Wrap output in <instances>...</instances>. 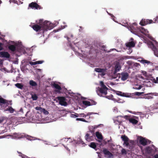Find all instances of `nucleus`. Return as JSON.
<instances>
[{
  "label": "nucleus",
  "mask_w": 158,
  "mask_h": 158,
  "mask_svg": "<svg viewBox=\"0 0 158 158\" xmlns=\"http://www.w3.org/2000/svg\"><path fill=\"white\" fill-rule=\"evenodd\" d=\"M51 25L49 21H45L41 26L35 24L33 26L32 28L34 30L36 31H38L41 30H43L44 32V31L50 30L52 28V27L51 26Z\"/></svg>",
  "instance_id": "nucleus-1"
},
{
  "label": "nucleus",
  "mask_w": 158,
  "mask_h": 158,
  "mask_svg": "<svg viewBox=\"0 0 158 158\" xmlns=\"http://www.w3.org/2000/svg\"><path fill=\"white\" fill-rule=\"evenodd\" d=\"M101 88H99V96L105 97L107 94L108 88L104 85L102 81L100 82Z\"/></svg>",
  "instance_id": "nucleus-2"
},
{
  "label": "nucleus",
  "mask_w": 158,
  "mask_h": 158,
  "mask_svg": "<svg viewBox=\"0 0 158 158\" xmlns=\"http://www.w3.org/2000/svg\"><path fill=\"white\" fill-rule=\"evenodd\" d=\"M95 135L94 133V131H88L85 136V138L86 140L88 141H90L93 140Z\"/></svg>",
  "instance_id": "nucleus-3"
},
{
  "label": "nucleus",
  "mask_w": 158,
  "mask_h": 158,
  "mask_svg": "<svg viewBox=\"0 0 158 158\" xmlns=\"http://www.w3.org/2000/svg\"><path fill=\"white\" fill-rule=\"evenodd\" d=\"M139 142L143 146H145L151 143V141L141 136L139 137Z\"/></svg>",
  "instance_id": "nucleus-4"
},
{
  "label": "nucleus",
  "mask_w": 158,
  "mask_h": 158,
  "mask_svg": "<svg viewBox=\"0 0 158 158\" xmlns=\"http://www.w3.org/2000/svg\"><path fill=\"white\" fill-rule=\"evenodd\" d=\"M59 101L60 105L62 106H66L67 105V103L66 102V98L64 97L59 96L56 98Z\"/></svg>",
  "instance_id": "nucleus-5"
},
{
  "label": "nucleus",
  "mask_w": 158,
  "mask_h": 158,
  "mask_svg": "<svg viewBox=\"0 0 158 158\" xmlns=\"http://www.w3.org/2000/svg\"><path fill=\"white\" fill-rule=\"evenodd\" d=\"M119 78L120 77L121 80L124 81L127 79L129 77V74L127 72H123L120 74H119Z\"/></svg>",
  "instance_id": "nucleus-6"
},
{
  "label": "nucleus",
  "mask_w": 158,
  "mask_h": 158,
  "mask_svg": "<svg viewBox=\"0 0 158 158\" xmlns=\"http://www.w3.org/2000/svg\"><path fill=\"white\" fill-rule=\"evenodd\" d=\"M99 147L101 146H103L106 145L107 142H109V141L108 140L107 141H106L105 139L103 140V136L101 133L99 132Z\"/></svg>",
  "instance_id": "nucleus-7"
},
{
  "label": "nucleus",
  "mask_w": 158,
  "mask_h": 158,
  "mask_svg": "<svg viewBox=\"0 0 158 158\" xmlns=\"http://www.w3.org/2000/svg\"><path fill=\"white\" fill-rule=\"evenodd\" d=\"M29 7L32 9H40L41 8V6L35 2H32L29 4Z\"/></svg>",
  "instance_id": "nucleus-8"
},
{
  "label": "nucleus",
  "mask_w": 158,
  "mask_h": 158,
  "mask_svg": "<svg viewBox=\"0 0 158 158\" xmlns=\"http://www.w3.org/2000/svg\"><path fill=\"white\" fill-rule=\"evenodd\" d=\"M153 23L152 20L148 19H142L140 22V24L141 26H145L148 24H150Z\"/></svg>",
  "instance_id": "nucleus-9"
},
{
  "label": "nucleus",
  "mask_w": 158,
  "mask_h": 158,
  "mask_svg": "<svg viewBox=\"0 0 158 158\" xmlns=\"http://www.w3.org/2000/svg\"><path fill=\"white\" fill-rule=\"evenodd\" d=\"M103 152L105 155L109 158H111L113 156V155L111 153L105 148L103 149Z\"/></svg>",
  "instance_id": "nucleus-10"
},
{
  "label": "nucleus",
  "mask_w": 158,
  "mask_h": 158,
  "mask_svg": "<svg viewBox=\"0 0 158 158\" xmlns=\"http://www.w3.org/2000/svg\"><path fill=\"white\" fill-rule=\"evenodd\" d=\"M82 103L86 106H89L95 105L96 102L93 100L91 101V102L87 101H82Z\"/></svg>",
  "instance_id": "nucleus-11"
},
{
  "label": "nucleus",
  "mask_w": 158,
  "mask_h": 158,
  "mask_svg": "<svg viewBox=\"0 0 158 158\" xmlns=\"http://www.w3.org/2000/svg\"><path fill=\"white\" fill-rule=\"evenodd\" d=\"M135 118H131L128 119L129 122L134 125L136 124L138 122V120H137L138 119V118L136 116H135Z\"/></svg>",
  "instance_id": "nucleus-12"
},
{
  "label": "nucleus",
  "mask_w": 158,
  "mask_h": 158,
  "mask_svg": "<svg viewBox=\"0 0 158 158\" xmlns=\"http://www.w3.org/2000/svg\"><path fill=\"white\" fill-rule=\"evenodd\" d=\"M0 56L9 58L10 57V55L7 52H0Z\"/></svg>",
  "instance_id": "nucleus-13"
},
{
  "label": "nucleus",
  "mask_w": 158,
  "mask_h": 158,
  "mask_svg": "<svg viewBox=\"0 0 158 158\" xmlns=\"http://www.w3.org/2000/svg\"><path fill=\"white\" fill-rule=\"evenodd\" d=\"M99 49L101 52H109L110 51H108L106 46L104 45H100L99 44Z\"/></svg>",
  "instance_id": "nucleus-14"
},
{
  "label": "nucleus",
  "mask_w": 158,
  "mask_h": 158,
  "mask_svg": "<svg viewBox=\"0 0 158 158\" xmlns=\"http://www.w3.org/2000/svg\"><path fill=\"white\" fill-rule=\"evenodd\" d=\"M106 69L99 68V75H100L102 77L106 74Z\"/></svg>",
  "instance_id": "nucleus-15"
},
{
  "label": "nucleus",
  "mask_w": 158,
  "mask_h": 158,
  "mask_svg": "<svg viewBox=\"0 0 158 158\" xmlns=\"http://www.w3.org/2000/svg\"><path fill=\"white\" fill-rule=\"evenodd\" d=\"M126 46L127 47H133L135 46V44L133 41H131L127 43Z\"/></svg>",
  "instance_id": "nucleus-16"
},
{
  "label": "nucleus",
  "mask_w": 158,
  "mask_h": 158,
  "mask_svg": "<svg viewBox=\"0 0 158 158\" xmlns=\"http://www.w3.org/2000/svg\"><path fill=\"white\" fill-rule=\"evenodd\" d=\"M89 146L91 148L94 149L96 151L98 149V148H96V144L94 142H91L89 145Z\"/></svg>",
  "instance_id": "nucleus-17"
},
{
  "label": "nucleus",
  "mask_w": 158,
  "mask_h": 158,
  "mask_svg": "<svg viewBox=\"0 0 158 158\" xmlns=\"http://www.w3.org/2000/svg\"><path fill=\"white\" fill-rule=\"evenodd\" d=\"M129 148L130 149H133L134 148V140H130L129 141Z\"/></svg>",
  "instance_id": "nucleus-18"
},
{
  "label": "nucleus",
  "mask_w": 158,
  "mask_h": 158,
  "mask_svg": "<svg viewBox=\"0 0 158 158\" xmlns=\"http://www.w3.org/2000/svg\"><path fill=\"white\" fill-rule=\"evenodd\" d=\"M7 103L8 102L7 100L2 97L0 98V105H2V104H4Z\"/></svg>",
  "instance_id": "nucleus-19"
},
{
  "label": "nucleus",
  "mask_w": 158,
  "mask_h": 158,
  "mask_svg": "<svg viewBox=\"0 0 158 158\" xmlns=\"http://www.w3.org/2000/svg\"><path fill=\"white\" fill-rule=\"evenodd\" d=\"M4 111H9L10 113H13L15 111V110L11 106H8V108L4 110Z\"/></svg>",
  "instance_id": "nucleus-20"
},
{
  "label": "nucleus",
  "mask_w": 158,
  "mask_h": 158,
  "mask_svg": "<svg viewBox=\"0 0 158 158\" xmlns=\"http://www.w3.org/2000/svg\"><path fill=\"white\" fill-rule=\"evenodd\" d=\"M150 47L151 48L152 50L154 52L155 54L157 53V49L152 43V44L150 45Z\"/></svg>",
  "instance_id": "nucleus-21"
},
{
  "label": "nucleus",
  "mask_w": 158,
  "mask_h": 158,
  "mask_svg": "<svg viewBox=\"0 0 158 158\" xmlns=\"http://www.w3.org/2000/svg\"><path fill=\"white\" fill-rule=\"evenodd\" d=\"M30 85L32 87H35L37 86V83L33 80H30L29 82Z\"/></svg>",
  "instance_id": "nucleus-22"
},
{
  "label": "nucleus",
  "mask_w": 158,
  "mask_h": 158,
  "mask_svg": "<svg viewBox=\"0 0 158 158\" xmlns=\"http://www.w3.org/2000/svg\"><path fill=\"white\" fill-rule=\"evenodd\" d=\"M153 149L152 148L150 147H147L145 149V151L148 153H150L152 152Z\"/></svg>",
  "instance_id": "nucleus-23"
},
{
  "label": "nucleus",
  "mask_w": 158,
  "mask_h": 158,
  "mask_svg": "<svg viewBox=\"0 0 158 158\" xmlns=\"http://www.w3.org/2000/svg\"><path fill=\"white\" fill-rule=\"evenodd\" d=\"M8 48L12 52H15L16 50V47L13 45H11L9 46Z\"/></svg>",
  "instance_id": "nucleus-24"
},
{
  "label": "nucleus",
  "mask_w": 158,
  "mask_h": 158,
  "mask_svg": "<svg viewBox=\"0 0 158 158\" xmlns=\"http://www.w3.org/2000/svg\"><path fill=\"white\" fill-rule=\"evenodd\" d=\"M53 86L56 89L59 90H61L62 89L61 87L58 84L56 83H54L53 84Z\"/></svg>",
  "instance_id": "nucleus-25"
},
{
  "label": "nucleus",
  "mask_w": 158,
  "mask_h": 158,
  "mask_svg": "<svg viewBox=\"0 0 158 158\" xmlns=\"http://www.w3.org/2000/svg\"><path fill=\"white\" fill-rule=\"evenodd\" d=\"M121 138L123 141H129V138L125 135H122Z\"/></svg>",
  "instance_id": "nucleus-26"
},
{
  "label": "nucleus",
  "mask_w": 158,
  "mask_h": 158,
  "mask_svg": "<svg viewBox=\"0 0 158 158\" xmlns=\"http://www.w3.org/2000/svg\"><path fill=\"white\" fill-rule=\"evenodd\" d=\"M117 94L118 95H120L122 96H124L126 97H129V96L128 95H127L125 93H123L121 91H118V93H117Z\"/></svg>",
  "instance_id": "nucleus-27"
},
{
  "label": "nucleus",
  "mask_w": 158,
  "mask_h": 158,
  "mask_svg": "<svg viewBox=\"0 0 158 158\" xmlns=\"http://www.w3.org/2000/svg\"><path fill=\"white\" fill-rule=\"evenodd\" d=\"M74 143H75L76 144H84V143H83V142L82 141L81 139H79L78 140H74Z\"/></svg>",
  "instance_id": "nucleus-28"
},
{
  "label": "nucleus",
  "mask_w": 158,
  "mask_h": 158,
  "mask_svg": "<svg viewBox=\"0 0 158 158\" xmlns=\"http://www.w3.org/2000/svg\"><path fill=\"white\" fill-rule=\"evenodd\" d=\"M15 85L16 87L20 89H22L23 87V85L21 83H17Z\"/></svg>",
  "instance_id": "nucleus-29"
},
{
  "label": "nucleus",
  "mask_w": 158,
  "mask_h": 158,
  "mask_svg": "<svg viewBox=\"0 0 158 158\" xmlns=\"http://www.w3.org/2000/svg\"><path fill=\"white\" fill-rule=\"evenodd\" d=\"M141 30V32L144 34H146L148 32V31L147 30L145 29L143 27L142 28Z\"/></svg>",
  "instance_id": "nucleus-30"
},
{
  "label": "nucleus",
  "mask_w": 158,
  "mask_h": 158,
  "mask_svg": "<svg viewBox=\"0 0 158 158\" xmlns=\"http://www.w3.org/2000/svg\"><path fill=\"white\" fill-rule=\"evenodd\" d=\"M140 62L141 63H142L143 64H150L151 63V62L148 61L147 60H142L140 61Z\"/></svg>",
  "instance_id": "nucleus-31"
},
{
  "label": "nucleus",
  "mask_w": 158,
  "mask_h": 158,
  "mask_svg": "<svg viewBox=\"0 0 158 158\" xmlns=\"http://www.w3.org/2000/svg\"><path fill=\"white\" fill-rule=\"evenodd\" d=\"M115 71H119L120 69V67L119 64H116L115 66Z\"/></svg>",
  "instance_id": "nucleus-32"
},
{
  "label": "nucleus",
  "mask_w": 158,
  "mask_h": 158,
  "mask_svg": "<svg viewBox=\"0 0 158 158\" xmlns=\"http://www.w3.org/2000/svg\"><path fill=\"white\" fill-rule=\"evenodd\" d=\"M31 98L33 100H36L37 99L38 97L36 94H34L32 95Z\"/></svg>",
  "instance_id": "nucleus-33"
},
{
  "label": "nucleus",
  "mask_w": 158,
  "mask_h": 158,
  "mask_svg": "<svg viewBox=\"0 0 158 158\" xmlns=\"http://www.w3.org/2000/svg\"><path fill=\"white\" fill-rule=\"evenodd\" d=\"M106 97L109 99H111L112 100H115V99L113 98V96L112 94H110V95L107 96Z\"/></svg>",
  "instance_id": "nucleus-34"
},
{
  "label": "nucleus",
  "mask_w": 158,
  "mask_h": 158,
  "mask_svg": "<svg viewBox=\"0 0 158 158\" xmlns=\"http://www.w3.org/2000/svg\"><path fill=\"white\" fill-rule=\"evenodd\" d=\"M77 121H80L82 122H88L87 121L85 120L84 118H77L76 119Z\"/></svg>",
  "instance_id": "nucleus-35"
},
{
  "label": "nucleus",
  "mask_w": 158,
  "mask_h": 158,
  "mask_svg": "<svg viewBox=\"0 0 158 158\" xmlns=\"http://www.w3.org/2000/svg\"><path fill=\"white\" fill-rule=\"evenodd\" d=\"M43 112L44 114H48V112L44 108H43L42 110L41 111V112Z\"/></svg>",
  "instance_id": "nucleus-36"
},
{
  "label": "nucleus",
  "mask_w": 158,
  "mask_h": 158,
  "mask_svg": "<svg viewBox=\"0 0 158 158\" xmlns=\"http://www.w3.org/2000/svg\"><path fill=\"white\" fill-rule=\"evenodd\" d=\"M152 81L155 83H158V77H156V79L154 78L153 79Z\"/></svg>",
  "instance_id": "nucleus-37"
},
{
  "label": "nucleus",
  "mask_w": 158,
  "mask_h": 158,
  "mask_svg": "<svg viewBox=\"0 0 158 158\" xmlns=\"http://www.w3.org/2000/svg\"><path fill=\"white\" fill-rule=\"evenodd\" d=\"M149 94H147L145 97V98L148 99H152L153 97H152L149 95Z\"/></svg>",
  "instance_id": "nucleus-38"
},
{
  "label": "nucleus",
  "mask_w": 158,
  "mask_h": 158,
  "mask_svg": "<svg viewBox=\"0 0 158 158\" xmlns=\"http://www.w3.org/2000/svg\"><path fill=\"white\" fill-rule=\"evenodd\" d=\"M123 117L124 118L126 119H127V120H128L129 119H130V118L129 117V116H128L127 115H125V116H118L117 117Z\"/></svg>",
  "instance_id": "nucleus-39"
},
{
  "label": "nucleus",
  "mask_w": 158,
  "mask_h": 158,
  "mask_svg": "<svg viewBox=\"0 0 158 158\" xmlns=\"http://www.w3.org/2000/svg\"><path fill=\"white\" fill-rule=\"evenodd\" d=\"M123 145L129 148V143L128 141H124Z\"/></svg>",
  "instance_id": "nucleus-40"
},
{
  "label": "nucleus",
  "mask_w": 158,
  "mask_h": 158,
  "mask_svg": "<svg viewBox=\"0 0 158 158\" xmlns=\"http://www.w3.org/2000/svg\"><path fill=\"white\" fill-rule=\"evenodd\" d=\"M35 109L36 110H40V112H41V111L42 110L43 108L41 107L37 106L35 107Z\"/></svg>",
  "instance_id": "nucleus-41"
},
{
  "label": "nucleus",
  "mask_w": 158,
  "mask_h": 158,
  "mask_svg": "<svg viewBox=\"0 0 158 158\" xmlns=\"http://www.w3.org/2000/svg\"><path fill=\"white\" fill-rule=\"evenodd\" d=\"M130 27L131 30H136V27H135L133 25V24H131L130 25Z\"/></svg>",
  "instance_id": "nucleus-42"
},
{
  "label": "nucleus",
  "mask_w": 158,
  "mask_h": 158,
  "mask_svg": "<svg viewBox=\"0 0 158 158\" xmlns=\"http://www.w3.org/2000/svg\"><path fill=\"white\" fill-rule=\"evenodd\" d=\"M79 117H84V118L86 117L85 114L84 113H81L79 114Z\"/></svg>",
  "instance_id": "nucleus-43"
},
{
  "label": "nucleus",
  "mask_w": 158,
  "mask_h": 158,
  "mask_svg": "<svg viewBox=\"0 0 158 158\" xmlns=\"http://www.w3.org/2000/svg\"><path fill=\"white\" fill-rule=\"evenodd\" d=\"M96 136L97 137V140L99 141V131H98L96 132L95 134Z\"/></svg>",
  "instance_id": "nucleus-44"
},
{
  "label": "nucleus",
  "mask_w": 158,
  "mask_h": 158,
  "mask_svg": "<svg viewBox=\"0 0 158 158\" xmlns=\"http://www.w3.org/2000/svg\"><path fill=\"white\" fill-rule=\"evenodd\" d=\"M5 119L4 117H0V123H2L5 120Z\"/></svg>",
  "instance_id": "nucleus-45"
},
{
  "label": "nucleus",
  "mask_w": 158,
  "mask_h": 158,
  "mask_svg": "<svg viewBox=\"0 0 158 158\" xmlns=\"http://www.w3.org/2000/svg\"><path fill=\"white\" fill-rule=\"evenodd\" d=\"M121 153L122 154H126L127 152L124 149H123L121 150Z\"/></svg>",
  "instance_id": "nucleus-46"
},
{
  "label": "nucleus",
  "mask_w": 158,
  "mask_h": 158,
  "mask_svg": "<svg viewBox=\"0 0 158 158\" xmlns=\"http://www.w3.org/2000/svg\"><path fill=\"white\" fill-rule=\"evenodd\" d=\"M71 115H72V116L73 117H74V118L77 117L79 116V114H72Z\"/></svg>",
  "instance_id": "nucleus-47"
},
{
  "label": "nucleus",
  "mask_w": 158,
  "mask_h": 158,
  "mask_svg": "<svg viewBox=\"0 0 158 158\" xmlns=\"http://www.w3.org/2000/svg\"><path fill=\"white\" fill-rule=\"evenodd\" d=\"M143 93L139 92H136L135 93V94L137 96H140Z\"/></svg>",
  "instance_id": "nucleus-48"
},
{
  "label": "nucleus",
  "mask_w": 158,
  "mask_h": 158,
  "mask_svg": "<svg viewBox=\"0 0 158 158\" xmlns=\"http://www.w3.org/2000/svg\"><path fill=\"white\" fill-rule=\"evenodd\" d=\"M44 62V61H36V64H41Z\"/></svg>",
  "instance_id": "nucleus-49"
},
{
  "label": "nucleus",
  "mask_w": 158,
  "mask_h": 158,
  "mask_svg": "<svg viewBox=\"0 0 158 158\" xmlns=\"http://www.w3.org/2000/svg\"><path fill=\"white\" fill-rule=\"evenodd\" d=\"M9 2L10 3H11V2H13L15 3H16L17 2V1L15 0H10Z\"/></svg>",
  "instance_id": "nucleus-50"
},
{
  "label": "nucleus",
  "mask_w": 158,
  "mask_h": 158,
  "mask_svg": "<svg viewBox=\"0 0 158 158\" xmlns=\"http://www.w3.org/2000/svg\"><path fill=\"white\" fill-rule=\"evenodd\" d=\"M140 64L139 63H135L134 64V65L135 67H138L139 66Z\"/></svg>",
  "instance_id": "nucleus-51"
},
{
  "label": "nucleus",
  "mask_w": 158,
  "mask_h": 158,
  "mask_svg": "<svg viewBox=\"0 0 158 158\" xmlns=\"http://www.w3.org/2000/svg\"><path fill=\"white\" fill-rule=\"evenodd\" d=\"M92 114V113L88 112L85 114L86 117L87 116H89Z\"/></svg>",
  "instance_id": "nucleus-52"
},
{
  "label": "nucleus",
  "mask_w": 158,
  "mask_h": 158,
  "mask_svg": "<svg viewBox=\"0 0 158 158\" xmlns=\"http://www.w3.org/2000/svg\"><path fill=\"white\" fill-rule=\"evenodd\" d=\"M30 64L31 65H35L36 64V61L35 62H30Z\"/></svg>",
  "instance_id": "nucleus-53"
},
{
  "label": "nucleus",
  "mask_w": 158,
  "mask_h": 158,
  "mask_svg": "<svg viewBox=\"0 0 158 158\" xmlns=\"http://www.w3.org/2000/svg\"><path fill=\"white\" fill-rule=\"evenodd\" d=\"M155 107L156 109H158V102L155 104Z\"/></svg>",
  "instance_id": "nucleus-54"
},
{
  "label": "nucleus",
  "mask_w": 158,
  "mask_h": 158,
  "mask_svg": "<svg viewBox=\"0 0 158 158\" xmlns=\"http://www.w3.org/2000/svg\"><path fill=\"white\" fill-rule=\"evenodd\" d=\"M2 45V44L0 43V51L2 50L3 49Z\"/></svg>",
  "instance_id": "nucleus-55"
},
{
  "label": "nucleus",
  "mask_w": 158,
  "mask_h": 158,
  "mask_svg": "<svg viewBox=\"0 0 158 158\" xmlns=\"http://www.w3.org/2000/svg\"><path fill=\"white\" fill-rule=\"evenodd\" d=\"M95 70L97 72L99 73V68H96L95 69Z\"/></svg>",
  "instance_id": "nucleus-56"
},
{
  "label": "nucleus",
  "mask_w": 158,
  "mask_h": 158,
  "mask_svg": "<svg viewBox=\"0 0 158 158\" xmlns=\"http://www.w3.org/2000/svg\"><path fill=\"white\" fill-rule=\"evenodd\" d=\"M97 90H96L97 93L98 94V95H99V92H98V91H99V87L97 88Z\"/></svg>",
  "instance_id": "nucleus-57"
},
{
  "label": "nucleus",
  "mask_w": 158,
  "mask_h": 158,
  "mask_svg": "<svg viewBox=\"0 0 158 158\" xmlns=\"http://www.w3.org/2000/svg\"><path fill=\"white\" fill-rule=\"evenodd\" d=\"M156 21H157V23H158V17H156L155 19V22L154 23H155Z\"/></svg>",
  "instance_id": "nucleus-58"
},
{
  "label": "nucleus",
  "mask_w": 158,
  "mask_h": 158,
  "mask_svg": "<svg viewBox=\"0 0 158 158\" xmlns=\"http://www.w3.org/2000/svg\"><path fill=\"white\" fill-rule=\"evenodd\" d=\"M132 24H133V25L135 26V27H136V25H137V24L136 23H133Z\"/></svg>",
  "instance_id": "nucleus-59"
},
{
  "label": "nucleus",
  "mask_w": 158,
  "mask_h": 158,
  "mask_svg": "<svg viewBox=\"0 0 158 158\" xmlns=\"http://www.w3.org/2000/svg\"><path fill=\"white\" fill-rule=\"evenodd\" d=\"M154 158H158V154H156L154 156Z\"/></svg>",
  "instance_id": "nucleus-60"
},
{
  "label": "nucleus",
  "mask_w": 158,
  "mask_h": 158,
  "mask_svg": "<svg viewBox=\"0 0 158 158\" xmlns=\"http://www.w3.org/2000/svg\"><path fill=\"white\" fill-rule=\"evenodd\" d=\"M71 48H72V50H73V51H75V48H73V47H71Z\"/></svg>",
  "instance_id": "nucleus-61"
},
{
  "label": "nucleus",
  "mask_w": 158,
  "mask_h": 158,
  "mask_svg": "<svg viewBox=\"0 0 158 158\" xmlns=\"http://www.w3.org/2000/svg\"><path fill=\"white\" fill-rule=\"evenodd\" d=\"M118 121V123H120L121 122H122V121Z\"/></svg>",
  "instance_id": "nucleus-62"
},
{
  "label": "nucleus",
  "mask_w": 158,
  "mask_h": 158,
  "mask_svg": "<svg viewBox=\"0 0 158 158\" xmlns=\"http://www.w3.org/2000/svg\"><path fill=\"white\" fill-rule=\"evenodd\" d=\"M96 153L98 154V156L99 157V152H97Z\"/></svg>",
  "instance_id": "nucleus-63"
},
{
  "label": "nucleus",
  "mask_w": 158,
  "mask_h": 158,
  "mask_svg": "<svg viewBox=\"0 0 158 158\" xmlns=\"http://www.w3.org/2000/svg\"><path fill=\"white\" fill-rule=\"evenodd\" d=\"M101 125H103V124H99V127H100Z\"/></svg>",
  "instance_id": "nucleus-64"
}]
</instances>
